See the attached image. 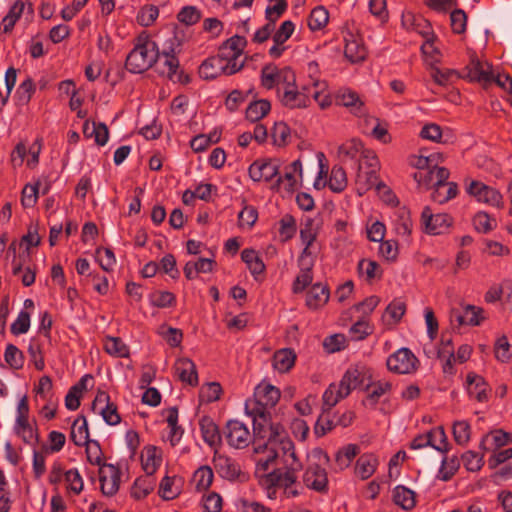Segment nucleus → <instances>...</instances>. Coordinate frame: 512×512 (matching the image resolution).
<instances>
[{"instance_id": "nucleus-4", "label": "nucleus", "mask_w": 512, "mask_h": 512, "mask_svg": "<svg viewBox=\"0 0 512 512\" xmlns=\"http://www.w3.org/2000/svg\"><path fill=\"white\" fill-rule=\"evenodd\" d=\"M286 446L285 464L283 468L274 469L264 479L268 488H276L283 491L286 497H297L304 493L303 483L298 480V472L303 464L296 452H292L290 444Z\"/></svg>"}, {"instance_id": "nucleus-13", "label": "nucleus", "mask_w": 512, "mask_h": 512, "mask_svg": "<svg viewBox=\"0 0 512 512\" xmlns=\"http://www.w3.org/2000/svg\"><path fill=\"white\" fill-rule=\"evenodd\" d=\"M223 433L228 445L235 449L248 447L253 439L248 426L239 420L228 421Z\"/></svg>"}, {"instance_id": "nucleus-19", "label": "nucleus", "mask_w": 512, "mask_h": 512, "mask_svg": "<svg viewBox=\"0 0 512 512\" xmlns=\"http://www.w3.org/2000/svg\"><path fill=\"white\" fill-rule=\"evenodd\" d=\"M249 176L253 181H271L279 172L277 161L261 159L254 161L249 167Z\"/></svg>"}, {"instance_id": "nucleus-22", "label": "nucleus", "mask_w": 512, "mask_h": 512, "mask_svg": "<svg viewBox=\"0 0 512 512\" xmlns=\"http://www.w3.org/2000/svg\"><path fill=\"white\" fill-rule=\"evenodd\" d=\"M466 390L469 397L477 402L484 403L489 400L490 388L485 379L476 374L469 372L466 376Z\"/></svg>"}, {"instance_id": "nucleus-61", "label": "nucleus", "mask_w": 512, "mask_h": 512, "mask_svg": "<svg viewBox=\"0 0 512 512\" xmlns=\"http://www.w3.org/2000/svg\"><path fill=\"white\" fill-rule=\"evenodd\" d=\"M4 359L12 369L19 370L24 366V355L22 351L13 344H8L6 346Z\"/></svg>"}, {"instance_id": "nucleus-31", "label": "nucleus", "mask_w": 512, "mask_h": 512, "mask_svg": "<svg viewBox=\"0 0 512 512\" xmlns=\"http://www.w3.org/2000/svg\"><path fill=\"white\" fill-rule=\"evenodd\" d=\"M482 308L474 305H466L462 312L453 314V320L459 325L478 326L484 320Z\"/></svg>"}, {"instance_id": "nucleus-47", "label": "nucleus", "mask_w": 512, "mask_h": 512, "mask_svg": "<svg viewBox=\"0 0 512 512\" xmlns=\"http://www.w3.org/2000/svg\"><path fill=\"white\" fill-rule=\"evenodd\" d=\"M442 161L440 153H432L428 156L412 155L410 157V164L417 169L416 172L428 171V169L436 168L439 162Z\"/></svg>"}, {"instance_id": "nucleus-26", "label": "nucleus", "mask_w": 512, "mask_h": 512, "mask_svg": "<svg viewBox=\"0 0 512 512\" xmlns=\"http://www.w3.org/2000/svg\"><path fill=\"white\" fill-rule=\"evenodd\" d=\"M213 463L218 474L227 480H235L239 477L241 469L239 464L230 457L215 454Z\"/></svg>"}, {"instance_id": "nucleus-48", "label": "nucleus", "mask_w": 512, "mask_h": 512, "mask_svg": "<svg viewBox=\"0 0 512 512\" xmlns=\"http://www.w3.org/2000/svg\"><path fill=\"white\" fill-rule=\"evenodd\" d=\"M429 437V446L435 450L446 453L449 450V442L445 430L442 426L432 428L427 432Z\"/></svg>"}, {"instance_id": "nucleus-58", "label": "nucleus", "mask_w": 512, "mask_h": 512, "mask_svg": "<svg viewBox=\"0 0 512 512\" xmlns=\"http://www.w3.org/2000/svg\"><path fill=\"white\" fill-rule=\"evenodd\" d=\"M35 402L40 405V401L44 399L54 398L53 384L49 376L40 377L38 384L34 387Z\"/></svg>"}, {"instance_id": "nucleus-37", "label": "nucleus", "mask_w": 512, "mask_h": 512, "mask_svg": "<svg viewBox=\"0 0 512 512\" xmlns=\"http://www.w3.org/2000/svg\"><path fill=\"white\" fill-rule=\"evenodd\" d=\"M392 389V384L387 380H379L367 383L365 390L367 391L366 401L369 405L375 406L381 397L388 394Z\"/></svg>"}, {"instance_id": "nucleus-52", "label": "nucleus", "mask_w": 512, "mask_h": 512, "mask_svg": "<svg viewBox=\"0 0 512 512\" xmlns=\"http://www.w3.org/2000/svg\"><path fill=\"white\" fill-rule=\"evenodd\" d=\"M213 478L212 469L209 466H201L194 472L192 482L198 491H205L211 486Z\"/></svg>"}, {"instance_id": "nucleus-33", "label": "nucleus", "mask_w": 512, "mask_h": 512, "mask_svg": "<svg viewBox=\"0 0 512 512\" xmlns=\"http://www.w3.org/2000/svg\"><path fill=\"white\" fill-rule=\"evenodd\" d=\"M405 312V302L401 299H394L385 309L382 321L386 327L392 328L401 321Z\"/></svg>"}, {"instance_id": "nucleus-38", "label": "nucleus", "mask_w": 512, "mask_h": 512, "mask_svg": "<svg viewBox=\"0 0 512 512\" xmlns=\"http://www.w3.org/2000/svg\"><path fill=\"white\" fill-rule=\"evenodd\" d=\"M202 438L210 447H215L221 442V435L216 423L210 417H202L199 421Z\"/></svg>"}, {"instance_id": "nucleus-40", "label": "nucleus", "mask_w": 512, "mask_h": 512, "mask_svg": "<svg viewBox=\"0 0 512 512\" xmlns=\"http://www.w3.org/2000/svg\"><path fill=\"white\" fill-rule=\"evenodd\" d=\"M103 349L115 358H128L130 356L129 346L119 337L106 336L103 339Z\"/></svg>"}, {"instance_id": "nucleus-7", "label": "nucleus", "mask_w": 512, "mask_h": 512, "mask_svg": "<svg viewBox=\"0 0 512 512\" xmlns=\"http://www.w3.org/2000/svg\"><path fill=\"white\" fill-rule=\"evenodd\" d=\"M319 172L314 181V188L317 190L323 189L326 185L336 193L342 192L347 187V176L345 170L341 166H333L329 180L326 181L328 168L324 164L325 155L322 152H318L317 155Z\"/></svg>"}, {"instance_id": "nucleus-64", "label": "nucleus", "mask_w": 512, "mask_h": 512, "mask_svg": "<svg viewBox=\"0 0 512 512\" xmlns=\"http://www.w3.org/2000/svg\"><path fill=\"white\" fill-rule=\"evenodd\" d=\"M494 353L498 361L506 363L512 358V345L505 335L498 337L494 344Z\"/></svg>"}, {"instance_id": "nucleus-10", "label": "nucleus", "mask_w": 512, "mask_h": 512, "mask_svg": "<svg viewBox=\"0 0 512 512\" xmlns=\"http://www.w3.org/2000/svg\"><path fill=\"white\" fill-rule=\"evenodd\" d=\"M466 191L480 203H484L497 209H502L504 207V198L501 192L494 187L484 184L483 182L472 180L467 185Z\"/></svg>"}, {"instance_id": "nucleus-35", "label": "nucleus", "mask_w": 512, "mask_h": 512, "mask_svg": "<svg viewBox=\"0 0 512 512\" xmlns=\"http://www.w3.org/2000/svg\"><path fill=\"white\" fill-rule=\"evenodd\" d=\"M182 488V478L176 475L165 476L159 484V496L164 500L175 499Z\"/></svg>"}, {"instance_id": "nucleus-2", "label": "nucleus", "mask_w": 512, "mask_h": 512, "mask_svg": "<svg viewBox=\"0 0 512 512\" xmlns=\"http://www.w3.org/2000/svg\"><path fill=\"white\" fill-rule=\"evenodd\" d=\"M280 396L277 387L262 381L255 387L253 396L245 401V412L253 420L255 434L273 425L270 423V409L278 403Z\"/></svg>"}, {"instance_id": "nucleus-5", "label": "nucleus", "mask_w": 512, "mask_h": 512, "mask_svg": "<svg viewBox=\"0 0 512 512\" xmlns=\"http://www.w3.org/2000/svg\"><path fill=\"white\" fill-rule=\"evenodd\" d=\"M160 49L155 41L142 33L136 39L134 47L126 57L125 66L131 73H142L158 60Z\"/></svg>"}, {"instance_id": "nucleus-46", "label": "nucleus", "mask_w": 512, "mask_h": 512, "mask_svg": "<svg viewBox=\"0 0 512 512\" xmlns=\"http://www.w3.org/2000/svg\"><path fill=\"white\" fill-rule=\"evenodd\" d=\"M393 500L396 505L400 506L404 510H410L416 504L414 491L402 485H398L394 488Z\"/></svg>"}, {"instance_id": "nucleus-21", "label": "nucleus", "mask_w": 512, "mask_h": 512, "mask_svg": "<svg viewBox=\"0 0 512 512\" xmlns=\"http://www.w3.org/2000/svg\"><path fill=\"white\" fill-rule=\"evenodd\" d=\"M344 54L351 63L362 62L367 55L362 37L351 31L344 34Z\"/></svg>"}, {"instance_id": "nucleus-62", "label": "nucleus", "mask_w": 512, "mask_h": 512, "mask_svg": "<svg viewBox=\"0 0 512 512\" xmlns=\"http://www.w3.org/2000/svg\"><path fill=\"white\" fill-rule=\"evenodd\" d=\"M359 448L355 444H348L336 453V464L339 469L347 468L355 456L358 454Z\"/></svg>"}, {"instance_id": "nucleus-28", "label": "nucleus", "mask_w": 512, "mask_h": 512, "mask_svg": "<svg viewBox=\"0 0 512 512\" xmlns=\"http://www.w3.org/2000/svg\"><path fill=\"white\" fill-rule=\"evenodd\" d=\"M48 340L40 335L34 336L29 340L27 353L30 363L37 371L45 369L44 347Z\"/></svg>"}, {"instance_id": "nucleus-39", "label": "nucleus", "mask_w": 512, "mask_h": 512, "mask_svg": "<svg viewBox=\"0 0 512 512\" xmlns=\"http://www.w3.org/2000/svg\"><path fill=\"white\" fill-rule=\"evenodd\" d=\"M83 134L86 138H93L99 146H104L109 139V131L104 123L85 121Z\"/></svg>"}, {"instance_id": "nucleus-45", "label": "nucleus", "mask_w": 512, "mask_h": 512, "mask_svg": "<svg viewBox=\"0 0 512 512\" xmlns=\"http://www.w3.org/2000/svg\"><path fill=\"white\" fill-rule=\"evenodd\" d=\"M457 193V184L454 182H447L446 180L437 186L435 190H433L431 199L436 203L443 204L455 198Z\"/></svg>"}, {"instance_id": "nucleus-15", "label": "nucleus", "mask_w": 512, "mask_h": 512, "mask_svg": "<svg viewBox=\"0 0 512 512\" xmlns=\"http://www.w3.org/2000/svg\"><path fill=\"white\" fill-rule=\"evenodd\" d=\"M421 222L426 233L430 235H440L450 229L453 219L446 213L433 214L429 207H425L421 214Z\"/></svg>"}, {"instance_id": "nucleus-57", "label": "nucleus", "mask_w": 512, "mask_h": 512, "mask_svg": "<svg viewBox=\"0 0 512 512\" xmlns=\"http://www.w3.org/2000/svg\"><path fill=\"white\" fill-rule=\"evenodd\" d=\"M64 481L68 493L78 495L82 492L84 482L79 471L76 468L69 469L65 472Z\"/></svg>"}, {"instance_id": "nucleus-29", "label": "nucleus", "mask_w": 512, "mask_h": 512, "mask_svg": "<svg viewBox=\"0 0 512 512\" xmlns=\"http://www.w3.org/2000/svg\"><path fill=\"white\" fill-rule=\"evenodd\" d=\"M175 375L184 383L191 386L198 384L196 366L189 358H179L174 364Z\"/></svg>"}, {"instance_id": "nucleus-23", "label": "nucleus", "mask_w": 512, "mask_h": 512, "mask_svg": "<svg viewBox=\"0 0 512 512\" xmlns=\"http://www.w3.org/2000/svg\"><path fill=\"white\" fill-rule=\"evenodd\" d=\"M466 70L467 77L471 81H476L483 85H488L494 81V73L491 64L482 62L476 57L471 58Z\"/></svg>"}, {"instance_id": "nucleus-34", "label": "nucleus", "mask_w": 512, "mask_h": 512, "mask_svg": "<svg viewBox=\"0 0 512 512\" xmlns=\"http://www.w3.org/2000/svg\"><path fill=\"white\" fill-rule=\"evenodd\" d=\"M330 292L327 286L322 283L314 284L306 296V305L310 309H318L324 306L329 300Z\"/></svg>"}, {"instance_id": "nucleus-25", "label": "nucleus", "mask_w": 512, "mask_h": 512, "mask_svg": "<svg viewBox=\"0 0 512 512\" xmlns=\"http://www.w3.org/2000/svg\"><path fill=\"white\" fill-rule=\"evenodd\" d=\"M162 450L154 445L144 446L141 451V464L146 475L153 476L162 464Z\"/></svg>"}, {"instance_id": "nucleus-55", "label": "nucleus", "mask_w": 512, "mask_h": 512, "mask_svg": "<svg viewBox=\"0 0 512 512\" xmlns=\"http://www.w3.org/2000/svg\"><path fill=\"white\" fill-rule=\"evenodd\" d=\"M349 396L348 394L342 395V386L338 383H332L329 385V387L325 390L323 394V406L324 409H331L334 407L340 400L346 398Z\"/></svg>"}, {"instance_id": "nucleus-17", "label": "nucleus", "mask_w": 512, "mask_h": 512, "mask_svg": "<svg viewBox=\"0 0 512 512\" xmlns=\"http://www.w3.org/2000/svg\"><path fill=\"white\" fill-rule=\"evenodd\" d=\"M120 469L113 464H102L99 468L100 488L104 495H114L120 487Z\"/></svg>"}, {"instance_id": "nucleus-54", "label": "nucleus", "mask_w": 512, "mask_h": 512, "mask_svg": "<svg viewBox=\"0 0 512 512\" xmlns=\"http://www.w3.org/2000/svg\"><path fill=\"white\" fill-rule=\"evenodd\" d=\"M24 3L16 1L9 9L7 15L2 19V29L4 33L12 31L16 22L20 19L24 11Z\"/></svg>"}, {"instance_id": "nucleus-32", "label": "nucleus", "mask_w": 512, "mask_h": 512, "mask_svg": "<svg viewBox=\"0 0 512 512\" xmlns=\"http://www.w3.org/2000/svg\"><path fill=\"white\" fill-rule=\"evenodd\" d=\"M34 309V302L32 299H26L24 301V309L21 310L11 324V332L14 335H21L28 332L31 322V312Z\"/></svg>"}, {"instance_id": "nucleus-14", "label": "nucleus", "mask_w": 512, "mask_h": 512, "mask_svg": "<svg viewBox=\"0 0 512 512\" xmlns=\"http://www.w3.org/2000/svg\"><path fill=\"white\" fill-rule=\"evenodd\" d=\"M92 410L102 416L106 424L114 426L121 422L117 405L111 401L106 391H98L93 402Z\"/></svg>"}, {"instance_id": "nucleus-30", "label": "nucleus", "mask_w": 512, "mask_h": 512, "mask_svg": "<svg viewBox=\"0 0 512 512\" xmlns=\"http://www.w3.org/2000/svg\"><path fill=\"white\" fill-rule=\"evenodd\" d=\"M337 100L339 104L348 108L356 116H363L366 114L364 102L359 95L351 89H342L339 91Z\"/></svg>"}, {"instance_id": "nucleus-50", "label": "nucleus", "mask_w": 512, "mask_h": 512, "mask_svg": "<svg viewBox=\"0 0 512 512\" xmlns=\"http://www.w3.org/2000/svg\"><path fill=\"white\" fill-rule=\"evenodd\" d=\"M241 258L253 276L256 277L264 272L265 265L255 250L244 249Z\"/></svg>"}, {"instance_id": "nucleus-43", "label": "nucleus", "mask_w": 512, "mask_h": 512, "mask_svg": "<svg viewBox=\"0 0 512 512\" xmlns=\"http://www.w3.org/2000/svg\"><path fill=\"white\" fill-rule=\"evenodd\" d=\"M296 355L293 350L284 348L276 351L272 365L280 373L288 372L295 364Z\"/></svg>"}, {"instance_id": "nucleus-12", "label": "nucleus", "mask_w": 512, "mask_h": 512, "mask_svg": "<svg viewBox=\"0 0 512 512\" xmlns=\"http://www.w3.org/2000/svg\"><path fill=\"white\" fill-rule=\"evenodd\" d=\"M302 178V163L300 159H297L286 168L284 175L277 179L274 187L283 196H290L297 190L302 182Z\"/></svg>"}, {"instance_id": "nucleus-59", "label": "nucleus", "mask_w": 512, "mask_h": 512, "mask_svg": "<svg viewBox=\"0 0 512 512\" xmlns=\"http://www.w3.org/2000/svg\"><path fill=\"white\" fill-rule=\"evenodd\" d=\"M475 230L487 234L496 228V220L484 211L477 212L472 220Z\"/></svg>"}, {"instance_id": "nucleus-11", "label": "nucleus", "mask_w": 512, "mask_h": 512, "mask_svg": "<svg viewBox=\"0 0 512 512\" xmlns=\"http://www.w3.org/2000/svg\"><path fill=\"white\" fill-rule=\"evenodd\" d=\"M418 359L413 352L405 347L398 349L387 358V368L396 374H411L417 370Z\"/></svg>"}, {"instance_id": "nucleus-6", "label": "nucleus", "mask_w": 512, "mask_h": 512, "mask_svg": "<svg viewBox=\"0 0 512 512\" xmlns=\"http://www.w3.org/2000/svg\"><path fill=\"white\" fill-rule=\"evenodd\" d=\"M329 457L320 448H314L307 454V466L302 476V483L305 488L317 492H323L327 488L328 477L326 466Z\"/></svg>"}, {"instance_id": "nucleus-18", "label": "nucleus", "mask_w": 512, "mask_h": 512, "mask_svg": "<svg viewBox=\"0 0 512 512\" xmlns=\"http://www.w3.org/2000/svg\"><path fill=\"white\" fill-rule=\"evenodd\" d=\"M295 30V24L291 20L281 23L278 29H275L272 35L273 45L269 49V55L272 58H279L287 49L285 43L292 36Z\"/></svg>"}, {"instance_id": "nucleus-44", "label": "nucleus", "mask_w": 512, "mask_h": 512, "mask_svg": "<svg viewBox=\"0 0 512 512\" xmlns=\"http://www.w3.org/2000/svg\"><path fill=\"white\" fill-rule=\"evenodd\" d=\"M155 481L152 476L145 475L137 478L131 487V496L136 500L147 497L154 489Z\"/></svg>"}, {"instance_id": "nucleus-42", "label": "nucleus", "mask_w": 512, "mask_h": 512, "mask_svg": "<svg viewBox=\"0 0 512 512\" xmlns=\"http://www.w3.org/2000/svg\"><path fill=\"white\" fill-rule=\"evenodd\" d=\"M378 466V459L374 454H363L356 462L355 473L362 480L370 478Z\"/></svg>"}, {"instance_id": "nucleus-63", "label": "nucleus", "mask_w": 512, "mask_h": 512, "mask_svg": "<svg viewBox=\"0 0 512 512\" xmlns=\"http://www.w3.org/2000/svg\"><path fill=\"white\" fill-rule=\"evenodd\" d=\"M221 394V385L218 382H210L202 385L199 391V398L203 403H211L219 400Z\"/></svg>"}, {"instance_id": "nucleus-24", "label": "nucleus", "mask_w": 512, "mask_h": 512, "mask_svg": "<svg viewBox=\"0 0 512 512\" xmlns=\"http://www.w3.org/2000/svg\"><path fill=\"white\" fill-rule=\"evenodd\" d=\"M190 39V33L183 28H174L167 33L160 52L179 54Z\"/></svg>"}, {"instance_id": "nucleus-56", "label": "nucleus", "mask_w": 512, "mask_h": 512, "mask_svg": "<svg viewBox=\"0 0 512 512\" xmlns=\"http://www.w3.org/2000/svg\"><path fill=\"white\" fill-rule=\"evenodd\" d=\"M271 138L275 146H286L291 138L290 128L285 122H275L271 131Z\"/></svg>"}, {"instance_id": "nucleus-3", "label": "nucleus", "mask_w": 512, "mask_h": 512, "mask_svg": "<svg viewBox=\"0 0 512 512\" xmlns=\"http://www.w3.org/2000/svg\"><path fill=\"white\" fill-rule=\"evenodd\" d=\"M267 436V441L263 444L256 442L254 445V452L258 455L256 461L257 471H267L269 467L274 464L276 459H280L281 463L285 464L286 444H290L292 452H296L294 443L286 435L283 426L269 425L265 430H261Z\"/></svg>"}, {"instance_id": "nucleus-16", "label": "nucleus", "mask_w": 512, "mask_h": 512, "mask_svg": "<svg viewBox=\"0 0 512 512\" xmlns=\"http://www.w3.org/2000/svg\"><path fill=\"white\" fill-rule=\"evenodd\" d=\"M293 72L288 67L265 66L261 70V85L268 90L275 89L277 93L283 84L291 79Z\"/></svg>"}, {"instance_id": "nucleus-60", "label": "nucleus", "mask_w": 512, "mask_h": 512, "mask_svg": "<svg viewBox=\"0 0 512 512\" xmlns=\"http://www.w3.org/2000/svg\"><path fill=\"white\" fill-rule=\"evenodd\" d=\"M453 437L458 445L465 446L471 438V426L466 420L455 421L452 427Z\"/></svg>"}, {"instance_id": "nucleus-36", "label": "nucleus", "mask_w": 512, "mask_h": 512, "mask_svg": "<svg viewBox=\"0 0 512 512\" xmlns=\"http://www.w3.org/2000/svg\"><path fill=\"white\" fill-rule=\"evenodd\" d=\"M393 227L397 235L408 239L412 232V220L410 212L405 208H399L393 216Z\"/></svg>"}, {"instance_id": "nucleus-51", "label": "nucleus", "mask_w": 512, "mask_h": 512, "mask_svg": "<svg viewBox=\"0 0 512 512\" xmlns=\"http://www.w3.org/2000/svg\"><path fill=\"white\" fill-rule=\"evenodd\" d=\"M329 21V12L323 6L315 7L308 18V26L312 31H320L326 27Z\"/></svg>"}, {"instance_id": "nucleus-27", "label": "nucleus", "mask_w": 512, "mask_h": 512, "mask_svg": "<svg viewBox=\"0 0 512 512\" xmlns=\"http://www.w3.org/2000/svg\"><path fill=\"white\" fill-rule=\"evenodd\" d=\"M279 100L284 106L291 109L305 108L310 103V88L302 87L299 89L296 86L295 89L286 91Z\"/></svg>"}, {"instance_id": "nucleus-41", "label": "nucleus", "mask_w": 512, "mask_h": 512, "mask_svg": "<svg viewBox=\"0 0 512 512\" xmlns=\"http://www.w3.org/2000/svg\"><path fill=\"white\" fill-rule=\"evenodd\" d=\"M70 439L76 446H84L89 440V428L86 417L78 416L72 423Z\"/></svg>"}, {"instance_id": "nucleus-8", "label": "nucleus", "mask_w": 512, "mask_h": 512, "mask_svg": "<svg viewBox=\"0 0 512 512\" xmlns=\"http://www.w3.org/2000/svg\"><path fill=\"white\" fill-rule=\"evenodd\" d=\"M28 398L24 395L17 403L14 433L27 444H35L38 441L36 428L29 421Z\"/></svg>"}, {"instance_id": "nucleus-49", "label": "nucleus", "mask_w": 512, "mask_h": 512, "mask_svg": "<svg viewBox=\"0 0 512 512\" xmlns=\"http://www.w3.org/2000/svg\"><path fill=\"white\" fill-rule=\"evenodd\" d=\"M356 184L360 195L372 187L378 186V171L370 169L358 170Z\"/></svg>"}, {"instance_id": "nucleus-9", "label": "nucleus", "mask_w": 512, "mask_h": 512, "mask_svg": "<svg viewBox=\"0 0 512 512\" xmlns=\"http://www.w3.org/2000/svg\"><path fill=\"white\" fill-rule=\"evenodd\" d=\"M372 380V370L362 363L350 365L343 374L339 384L342 386V395L357 389L365 388Z\"/></svg>"}, {"instance_id": "nucleus-53", "label": "nucleus", "mask_w": 512, "mask_h": 512, "mask_svg": "<svg viewBox=\"0 0 512 512\" xmlns=\"http://www.w3.org/2000/svg\"><path fill=\"white\" fill-rule=\"evenodd\" d=\"M271 109V104L268 100H257L247 107L246 109V118L251 122H256L262 119L264 116L268 114Z\"/></svg>"}, {"instance_id": "nucleus-1", "label": "nucleus", "mask_w": 512, "mask_h": 512, "mask_svg": "<svg viewBox=\"0 0 512 512\" xmlns=\"http://www.w3.org/2000/svg\"><path fill=\"white\" fill-rule=\"evenodd\" d=\"M247 40L243 36L234 35L227 39L215 56L208 57L199 66V76L212 80L221 75H233L240 71L244 64L243 56Z\"/></svg>"}, {"instance_id": "nucleus-20", "label": "nucleus", "mask_w": 512, "mask_h": 512, "mask_svg": "<svg viewBox=\"0 0 512 512\" xmlns=\"http://www.w3.org/2000/svg\"><path fill=\"white\" fill-rule=\"evenodd\" d=\"M413 177L419 187L435 190L437 186L448 179L449 171L444 167L436 165V168L432 167L428 171L415 172Z\"/></svg>"}]
</instances>
